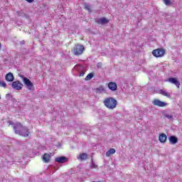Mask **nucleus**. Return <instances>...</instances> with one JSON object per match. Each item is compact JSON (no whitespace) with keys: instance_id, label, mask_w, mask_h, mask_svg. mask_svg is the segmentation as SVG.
I'll list each match as a JSON object with an SVG mask.
<instances>
[{"instance_id":"1","label":"nucleus","mask_w":182,"mask_h":182,"mask_svg":"<svg viewBox=\"0 0 182 182\" xmlns=\"http://www.w3.org/2000/svg\"><path fill=\"white\" fill-rule=\"evenodd\" d=\"M12 126L16 134H19L20 136H23V137H28L29 136V130L21 123L16 122L13 124Z\"/></svg>"},{"instance_id":"2","label":"nucleus","mask_w":182,"mask_h":182,"mask_svg":"<svg viewBox=\"0 0 182 182\" xmlns=\"http://www.w3.org/2000/svg\"><path fill=\"white\" fill-rule=\"evenodd\" d=\"M103 103L105 107H107V109H109V110H113V109H116V106H117V100H116L113 97L105 98L103 101Z\"/></svg>"},{"instance_id":"3","label":"nucleus","mask_w":182,"mask_h":182,"mask_svg":"<svg viewBox=\"0 0 182 182\" xmlns=\"http://www.w3.org/2000/svg\"><path fill=\"white\" fill-rule=\"evenodd\" d=\"M83 50H85V47L83 46L77 45L73 49V53L76 56H79V55H82L83 53Z\"/></svg>"},{"instance_id":"4","label":"nucleus","mask_w":182,"mask_h":182,"mask_svg":"<svg viewBox=\"0 0 182 182\" xmlns=\"http://www.w3.org/2000/svg\"><path fill=\"white\" fill-rule=\"evenodd\" d=\"M164 53H166V50L162 48H158L152 51V55H154L155 58H163Z\"/></svg>"},{"instance_id":"5","label":"nucleus","mask_w":182,"mask_h":182,"mask_svg":"<svg viewBox=\"0 0 182 182\" xmlns=\"http://www.w3.org/2000/svg\"><path fill=\"white\" fill-rule=\"evenodd\" d=\"M22 86H23V85L21 84L20 81H14L11 84V87L15 90H21Z\"/></svg>"},{"instance_id":"6","label":"nucleus","mask_w":182,"mask_h":182,"mask_svg":"<svg viewBox=\"0 0 182 182\" xmlns=\"http://www.w3.org/2000/svg\"><path fill=\"white\" fill-rule=\"evenodd\" d=\"M152 105H154V106H158V107H166V106H167L166 102L160 101L159 100H154L152 102Z\"/></svg>"},{"instance_id":"7","label":"nucleus","mask_w":182,"mask_h":182,"mask_svg":"<svg viewBox=\"0 0 182 182\" xmlns=\"http://www.w3.org/2000/svg\"><path fill=\"white\" fill-rule=\"evenodd\" d=\"M23 81L27 89H28V90H32V87H33V83H32V82H31L30 80L26 77H23Z\"/></svg>"},{"instance_id":"8","label":"nucleus","mask_w":182,"mask_h":182,"mask_svg":"<svg viewBox=\"0 0 182 182\" xmlns=\"http://www.w3.org/2000/svg\"><path fill=\"white\" fill-rule=\"evenodd\" d=\"M168 82L169 83H172L173 85H175V86L180 87V82H178L176 78L174 77H170L168 79Z\"/></svg>"},{"instance_id":"9","label":"nucleus","mask_w":182,"mask_h":182,"mask_svg":"<svg viewBox=\"0 0 182 182\" xmlns=\"http://www.w3.org/2000/svg\"><path fill=\"white\" fill-rule=\"evenodd\" d=\"M108 87L112 92H114V90H117V85L116 84V82H109Z\"/></svg>"},{"instance_id":"10","label":"nucleus","mask_w":182,"mask_h":182,"mask_svg":"<svg viewBox=\"0 0 182 182\" xmlns=\"http://www.w3.org/2000/svg\"><path fill=\"white\" fill-rule=\"evenodd\" d=\"M97 23L100 25H106V23H109V20L106 18H101L97 21Z\"/></svg>"},{"instance_id":"11","label":"nucleus","mask_w":182,"mask_h":182,"mask_svg":"<svg viewBox=\"0 0 182 182\" xmlns=\"http://www.w3.org/2000/svg\"><path fill=\"white\" fill-rule=\"evenodd\" d=\"M55 160L57 163H66V161H68V158L65 156H60V157L55 158Z\"/></svg>"},{"instance_id":"12","label":"nucleus","mask_w":182,"mask_h":182,"mask_svg":"<svg viewBox=\"0 0 182 182\" xmlns=\"http://www.w3.org/2000/svg\"><path fill=\"white\" fill-rule=\"evenodd\" d=\"M159 95H162V96H165L166 97H170L171 96V94L166 90H160L159 91Z\"/></svg>"},{"instance_id":"13","label":"nucleus","mask_w":182,"mask_h":182,"mask_svg":"<svg viewBox=\"0 0 182 182\" xmlns=\"http://www.w3.org/2000/svg\"><path fill=\"white\" fill-rule=\"evenodd\" d=\"M6 80H7V82H14V74H12L11 73H9L8 74H6Z\"/></svg>"},{"instance_id":"14","label":"nucleus","mask_w":182,"mask_h":182,"mask_svg":"<svg viewBox=\"0 0 182 182\" xmlns=\"http://www.w3.org/2000/svg\"><path fill=\"white\" fill-rule=\"evenodd\" d=\"M169 141L171 144H176V143H178V139H177V137H176L175 136H171L169 137Z\"/></svg>"},{"instance_id":"15","label":"nucleus","mask_w":182,"mask_h":182,"mask_svg":"<svg viewBox=\"0 0 182 182\" xmlns=\"http://www.w3.org/2000/svg\"><path fill=\"white\" fill-rule=\"evenodd\" d=\"M166 140H167V136H166V134H161L159 135V141H161V143H166Z\"/></svg>"},{"instance_id":"16","label":"nucleus","mask_w":182,"mask_h":182,"mask_svg":"<svg viewBox=\"0 0 182 182\" xmlns=\"http://www.w3.org/2000/svg\"><path fill=\"white\" fill-rule=\"evenodd\" d=\"M87 159V154L86 153L80 154L77 157V159L81 161L86 160Z\"/></svg>"},{"instance_id":"17","label":"nucleus","mask_w":182,"mask_h":182,"mask_svg":"<svg viewBox=\"0 0 182 182\" xmlns=\"http://www.w3.org/2000/svg\"><path fill=\"white\" fill-rule=\"evenodd\" d=\"M49 160H50V155L45 154L43 156V161L44 163H49Z\"/></svg>"},{"instance_id":"18","label":"nucleus","mask_w":182,"mask_h":182,"mask_svg":"<svg viewBox=\"0 0 182 182\" xmlns=\"http://www.w3.org/2000/svg\"><path fill=\"white\" fill-rule=\"evenodd\" d=\"M116 153V149H110L108 150V151L106 152V156L107 157H110L112 154H114Z\"/></svg>"},{"instance_id":"19","label":"nucleus","mask_w":182,"mask_h":182,"mask_svg":"<svg viewBox=\"0 0 182 182\" xmlns=\"http://www.w3.org/2000/svg\"><path fill=\"white\" fill-rule=\"evenodd\" d=\"M97 93H103V92H105V87L103 86H100L96 88Z\"/></svg>"},{"instance_id":"20","label":"nucleus","mask_w":182,"mask_h":182,"mask_svg":"<svg viewBox=\"0 0 182 182\" xmlns=\"http://www.w3.org/2000/svg\"><path fill=\"white\" fill-rule=\"evenodd\" d=\"M74 69L78 70V72H80V70H83V66L77 65L74 67Z\"/></svg>"},{"instance_id":"21","label":"nucleus","mask_w":182,"mask_h":182,"mask_svg":"<svg viewBox=\"0 0 182 182\" xmlns=\"http://www.w3.org/2000/svg\"><path fill=\"white\" fill-rule=\"evenodd\" d=\"M164 117H166V119H168L169 120L173 119V115L170 114L168 113H164Z\"/></svg>"},{"instance_id":"22","label":"nucleus","mask_w":182,"mask_h":182,"mask_svg":"<svg viewBox=\"0 0 182 182\" xmlns=\"http://www.w3.org/2000/svg\"><path fill=\"white\" fill-rule=\"evenodd\" d=\"M91 168H97V165L95 164L93 161V159H91V165H90Z\"/></svg>"},{"instance_id":"23","label":"nucleus","mask_w":182,"mask_h":182,"mask_svg":"<svg viewBox=\"0 0 182 182\" xmlns=\"http://www.w3.org/2000/svg\"><path fill=\"white\" fill-rule=\"evenodd\" d=\"M92 77H93V73H90L86 76L85 80H90Z\"/></svg>"},{"instance_id":"24","label":"nucleus","mask_w":182,"mask_h":182,"mask_svg":"<svg viewBox=\"0 0 182 182\" xmlns=\"http://www.w3.org/2000/svg\"><path fill=\"white\" fill-rule=\"evenodd\" d=\"M164 4L166 5V6H170L171 5V0H164Z\"/></svg>"},{"instance_id":"25","label":"nucleus","mask_w":182,"mask_h":182,"mask_svg":"<svg viewBox=\"0 0 182 182\" xmlns=\"http://www.w3.org/2000/svg\"><path fill=\"white\" fill-rule=\"evenodd\" d=\"M0 87H6V83L4 81L0 80Z\"/></svg>"},{"instance_id":"26","label":"nucleus","mask_w":182,"mask_h":182,"mask_svg":"<svg viewBox=\"0 0 182 182\" xmlns=\"http://www.w3.org/2000/svg\"><path fill=\"white\" fill-rule=\"evenodd\" d=\"M85 8L87 9L88 12H90L92 11V8L88 4H85Z\"/></svg>"},{"instance_id":"27","label":"nucleus","mask_w":182,"mask_h":182,"mask_svg":"<svg viewBox=\"0 0 182 182\" xmlns=\"http://www.w3.org/2000/svg\"><path fill=\"white\" fill-rule=\"evenodd\" d=\"M84 75H85V73L84 72H81L80 73V76H84Z\"/></svg>"},{"instance_id":"28","label":"nucleus","mask_w":182,"mask_h":182,"mask_svg":"<svg viewBox=\"0 0 182 182\" xmlns=\"http://www.w3.org/2000/svg\"><path fill=\"white\" fill-rule=\"evenodd\" d=\"M21 45H25V41H22L20 42Z\"/></svg>"},{"instance_id":"29","label":"nucleus","mask_w":182,"mask_h":182,"mask_svg":"<svg viewBox=\"0 0 182 182\" xmlns=\"http://www.w3.org/2000/svg\"><path fill=\"white\" fill-rule=\"evenodd\" d=\"M27 2H29L30 4L33 2V0H26Z\"/></svg>"},{"instance_id":"30","label":"nucleus","mask_w":182,"mask_h":182,"mask_svg":"<svg viewBox=\"0 0 182 182\" xmlns=\"http://www.w3.org/2000/svg\"><path fill=\"white\" fill-rule=\"evenodd\" d=\"M9 96H11V95L7 94V95H6V97H9Z\"/></svg>"},{"instance_id":"31","label":"nucleus","mask_w":182,"mask_h":182,"mask_svg":"<svg viewBox=\"0 0 182 182\" xmlns=\"http://www.w3.org/2000/svg\"><path fill=\"white\" fill-rule=\"evenodd\" d=\"M1 43H0V49H1Z\"/></svg>"}]
</instances>
